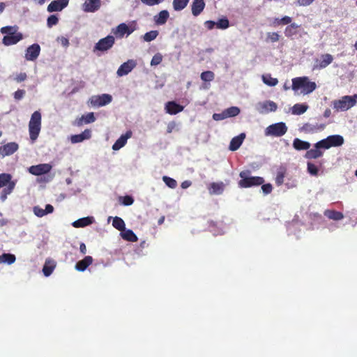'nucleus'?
Instances as JSON below:
<instances>
[{"instance_id": "39", "label": "nucleus", "mask_w": 357, "mask_h": 357, "mask_svg": "<svg viewBox=\"0 0 357 357\" xmlns=\"http://www.w3.org/2000/svg\"><path fill=\"white\" fill-rule=\"evenodd\" d=\"M262 80L264 84L270 86H274L278 83V79L272 77L270 74L264 75L262 76Z\"/></svg>"}, {"instance_id": "20", "label": "nucleus", "mask_w": 357, "mask_h": 357, "mask_svg": "<svg viewBox=\"0 0 357 357\" xmlns=\"http://www.w3.org/2000/svg\"><path fill=\"white\" fill-rule=\"evenodd\" d=\"M19 146L16 142H9L0 146V152L3 156L13 154L18 149Z\"/></svg>"}, {"instance_id": "34", "label": "nucleus", "mask_w": 357, "mask_h": 357, "mask_svg": "<svg viewBox=\"0 0 357 357\" xmlns=\"http://www.w3.org/2000/svg\"><path fill=\"white\" fill-rule=\"evenodd\" d=\"M323 155V152L319 149L315 148L307 150L305 153V157L307 159H317Z\"/></svg>"}, {"instance_id": "23", "label": "nucleus", "mask_w": 357, "mask_h": 357, "mask_svg": "<svg viewBox=\"0 0 357 357\" xmlns=\"http://www.w3.org/2000/svg\"><path fill=\"white\" fill-rule=\"evenodd\" d=\"M245 137L244 133H241L238 136L233 137L229 144V149L232 151H236L243 144V142Z\"/></svg>"}, {"instance_id": "13", "label": "nucleus", "mask_w": 357, "mask_h": 357, "mask_svg": "<svg viewBox=\"0 0 357 357\" xmlns=\"http://www.w3.org/2000/svg\"><path fill=\"white\" fill-rule=\"evenodd\" d=\"M23 38V35L20 32L15 33L11 35H5L2 39V43L6 46H10L17 44Z\"/></svg>"}, {"instance_id": "3", "label": "nucleus", "mask_w": 357, "mask_h": 357, "mask_svg": "<svg viewBox=\"0 0 357 357\" xmlns=\"http://www.w3.org/2000/svg\"><path fill=\"white\" fill-rule=\"evenodd\" d=\"M15 185L16 181L12 180V176L10 174H0V189L3 188L0 195L2 202H4L7 199V196L13 191Z\"/></svg>"}, {"instance_id": "27", "label": "nucleus", "mask_w": 357, "mask_h": 357, "mask_svg": "<svg viewBox=\"0 0 357 357\" xmlns=\"http://www.w3.org/2000/svg\"><path fill=\"white\" fill-rule=\"evenodd\" d=\"M225 185L222 182L211 183L208 187L209 193L211 195H220L224 190Z\"/></svg>"}, {"instance_id": "7", "label": "nucleus", "mask_w": 357, "mask_h": 357, "mask_svg": "<svg viewBox=\"0 0 357 357\" xmlns=\"http://www.w3.org/2000/svg\"><path fill=\"white\" fill-rule=\"evenodd\" d=\"M115 39L112 36H107L100 39L94 46L93 51L105 52L109 50L114 44Z\"/></svg>"}, {"instance_id": "37", "label": "nucleus", "mask_w": 357, "mask_h": 357, "mask_svg": "<svg viewBox=\"0 0 357 357\" xmlns=\"http://www.w3.org/2000/svg\"><path fill=\"white\" fill-rule=\"evenodd\" d=\"M122 237L124 240L132 243L137 242L138 240L137 236L131 229L124 230V232L122 233Z\"/></svg>"}, {"instance_id": "56", "label": "nucleus", "mask_w": 357, "mask_h": 357, "mask_svg": "<svg viewBox=\"0 0 357 357\" xmlns=\"http://www.w3.org/2000/svg\"><path fill=\"white\" fill-rule=\"evenodd\" d=\"M261 190L264 195H268L272 192L273 186L271 183L262 184Z\"/></svg>"}, {"instance_id": "64", "label": "nucleus", "mask_w": 357, "mask_h": 357, "mask_svg": "<svg viewBox=\"0 0 357 357\" xmlns=\"http://www.w3.org/2000/svg\"><path fill=\"white\" fill-rule=\"evenodd\" d=\"M54 211V207L51 204H47L45 206V212L46 215L48 213H52Z\"/></svg>"}, {"instance_id": "10", "label": "nucleus", "mask_w": 357, "mask_h": 357, "mask_svg": "<svg viewBox=\"0 0 357 357\" xmlns=\"http://www.w3.org/2000/svg\"><path fill=\"white\" fill-rule=\"evenodd\" d=\"M112 97L109 94H102L100 96H94L91 99V102L93 106L102 107L110 103Z\"/></svg>"}, {"instance_id": "33", "label": "nucleus", "mask_w": 357, "mask_h": 357, "mask_svg": "<svg viewBox=\"0 0 357 357\" xmlns=\"http://www.w3.org/2000/svg\"><path fill=\"white\" fill-rule=\"evenodd\" d=\"M328 137V141L329 144H331V147L333 146H342L344 143V138L342 136L339 135H330Z\"/></svg>"}, {"instance_id": "15", "label": "nucleus", "mask_w": 357, "mask_h": 357, "mask_svg": "<svg viewBox=\"0 0 357 357\" xmlns=\"http://www.w3.org/2000/svg\"><path fill=\"white\" fill-rule=\"evenodd\" d=\"M324 128L325 124L316 123L314 125L310 123H306L301 128V131L307 134H312L317 132V131L322 130Z\"/></svg>"}, {"instance_id": "47", "label": "nucleus", "mask_w": 357, "mask_h": 357, "mask_svg": "<svg viewBox=\"0 0 357 357\" xmlns=\"http://www.w3.org/2000/svg\"><path fill=\"white\" fill-rule=\"evenodd\" d=\"M165 183L170 188L174 189L177 186V182L175 179L167 176L162 177Z\"/></svg>"}, {"instance_id": "52", "label": "nucleus", "mask_w": 357, "mask_h": 357, "mask_svg": "<svg viewBox=\"0 0 357 357\" xmlns=\"http://www.w3.org/2000/svg\"><path fill=\"white\" fill-rule=\"evenodd\" d=\"M121 203L124 206H130L133 204L134 199L131 196L126 195L120 197Z\"/></svg>"}, {"instance_id": "16", "label": "nucleus", "mask_w": 357, "mask_h": 357, "mask_svg": "<svg viewBox=\"0 0 357 357\" xmlns=\"http://www.w3.org/2000/svg\"><path fill=\"white\" fill-rule=\"evenodd\" d=\"M165 109L167 114L175 115L182 112L184 107L176 103L175 101H169L165 104Z\"/></svg>"}, {"instance_id": "17", "label": "nucleus", "mask_w": 357, "mask_h": 357, "mask_svg": "<svg viewBox=\"0 0 357 357\" xmlns=\"http://www.w3.org/2000/svg\"><path fill=\"white\" fill-rule=\"evenodd\" d=\"M333 61V56L330 54H324L320 56V60L317 61V64L314 66V68L324 69L330 65Z\"/></svg>"}, {"instance_id": "40", "label": "nucleus", "mask_w": 357, "mask_h": 357, "mask_svg": "<svg viewBox=\"0 0 357 357\" xmlns=\"http://www.w3.org/2000/svg\"><path fill=\"white\" fill-rule=\"evenodd\" d=\"M15 259V256L10 253H3L0 256V262L7 263L8 264H13Z\"/></svg>"}, {"instance_id": "38", "label": "nucleus", "mask_w": 357, "mask_h": 357, "mask_svg": "<svg viewBox=\"0 0 357 357\" xmlns=\"http://www.w3.org/2000/svg\"><path fill=\"white\" fill-rule=\"evenodd\" d=\"M112 226L118 229L119 231H124L126 227V225H125V222L123 221V220L119 217H114L113 218V221H112Z\"/></svg>"}, {"instance_id": "60", "label": "nucleus", "mask_w": 357, "mask_h": 357, "mask_svg": "<svg viewBox=\"0 0 357 357\" xmlns=\"http://www.w3.org/2000/svg\"><path fill=\"white\" fill-rule=\"evenodd\" d=\"M226 118H227V116H226V114H225V111H223L222 113H220V114L215 113L213 115V119L215 121H220V120H223Z\"/></svg>"}, {"instance_id": "51", "label": "nucleus", "mask_w": 357, "mask_h": 357, "mask_svg": "<svg viewBox=\"0 0 357 357\" xmlns=\"http://www.w3.org/2000/svg\"><path fill=\"white\" fill-rule=\"evenodd\" d=\"M280 35L277 32H268L267 33L266 41L271 43L278 42L280 40Z\"/></svg>"}, {"instance_id": "30", "label": "nucleus", "mask_w": 357, "mask_h": 357, "mask_svg": "<svg viewBox=\"0 0 357 357\" xmlns=\"http://www.w3.org/2000/svg\"><path fill=\"white\" fill-rule=\"evenodd\" d=\"M56 267V263L51 259H47L43 268V273L45 276H50Z\"/></svg>"}, {"instance_id": "45", "label": "nucleus", "mask_w": 357, "mask_h": 357, "mask_svg": "<svg viewBox=\"0 0 357 357\" xmlns=\"http://www.w3.org/2000/svg\"><path fill=\"white\" fill-rule=\"evenodd\" d=\"M285 169H280L277 172V175L275 177V183L278 186L281 185L284 182V178L285 176Z\"/></svg>"}, {"instance_id": "58", "label": "nucleus", "mask_w": 357, "mask_h": 357, "mask_svg": "<svg viewBox=\"0 0 357 357\" xmlns=\"http://www.w3.org/2000/svg\"><path fill=\"white\" fill-rule=\"evenodd\" d=\"M281 25H289L291 24L292 18L289 16H284L280 20Z\"/></svg>"}, {"instance_id": "46", "label": "nucleus", "mask_w": 357, "mask_h": 357, "mask_svg": "<svg viewBox=\"0 0 357 357\" xmlns=\"http://www.w3.org/2000/svg\"><path fill=\"white\" fill-rule=\"evenodd\" d=\"M158 36V31H149L147 33H146L144 36H143V39L144 40V41L146 42H151L153 40H155L157 36Z\"/></svg>"}, {"instance_id": "4", "label": "nucleus", "mask_w": 357, "mask_h": 357, "mask_svg": "<svg viewBox=\"0 0 357 357\" xmlns=\"http://www.w3.org/2000/svg\"><path fill=\"white\" fill-rule=\"evenodd\" d=\"M41 129V114L39 111L34 112L29 123L30 139L34 142L38 138Z\"/></svg>"}, {"instance_id": "26", "label": "nucleus", "mask_w": 357, "mask_h": 357, "mask_svg": "<svg viewBox=\"0 0 357 357\" xmlns=\"http://www.w3.org/2000/svg\"><path fill=\"white\" fill-rule=\"evenodd\" d=\"M169 17V12L167 10H161L158 15L154 16V22L156 25L165 24Z\"/></svg>"}, {"instance_id": "9", "label": "nucleus", "mask_w": 357, "mask_h": 357, "mask_svg": "<svg viewBox=\"0 0 357 357\" xmlns=\"http://www.w3.org/2000/svg\"><path fill=\"white\" fill-rule=\"evenodd\" d=\"M52 167L47 163L39 164L37 165H32L29 168V172L33 175L40 176L49 173Z\"/></svg>"}, {"instance_id": "49", "label": "nucleus", "mask_w": 357, "mask_h": 357, "mask_svg": "<svg viewBox=\"0 0 357 357\" xmlns=\"http://www.w3.org/2000/svg\"><path fill=\"white\" fill-rule=\"evenodd\" d=\"M314 147L315 148H319V149H330L331 148V144H329V142L328 141V137H326V139H321L319 142H317L314 144Z\"/></svg>"}, {"instance_id": "32", "label": "nucleus", "mask_w": 357, "mask_h": 357, "mask_svg": "<svg viewBox=\"0 0 357 357\" xmlns=\"http://www.w3.org/2000/svg\"><path fill=\"white\" fill-rule=\"evenodd\" d=\"M293 147L298 151L308 150L310 147V144L308 142L295 138L293 141Z\"/></svg>"}, {"instance_id": "6", "label": "nucleus", "mask_w": 357, "mask_h": 357, "mask_svg": "<svg viewBox=\"0 0 357 357\" xmlns=\"http://www.w3.org/2000/svg\"><path fill=\"white\" fill-rule=\"evenodd\" d=\"M357 102V94L344 96L341 99L334 101V108L337 110L347 111L354 107Z\"/></svg>"}, {"instance_id": "63", "label": "nucleus", "mask_w": 357, "mask_h": 357, "mask_svg": "<svg viewBox=\"0 0 357 357\" xmlns=\"http://www.w3.org/2000/svg\"><path fill=\"white\" fill-rule=\"evenodd\" d=\"M143 3L149 6H154L160 3V0H141Z\"/></svg>"}, {"instance_id": "57", "label": "nucleus", "mask_w": 357, "mask_h": 357, "mask_svg": "<svg viewBox=\"0 0 357 357\" xmlns=\"http://www.w3.org/2000/svg\"><path fill=\"white\" fill-rule=\"evenodd\" d=\"M26 91L23 89H18L14 93V98L17 100H21L25 95Z\"/></svg>"}, {"instance_id": "36", "label": "nucleus", "mask_w": 357, "mask_h": 357, "mask_svg": "<svg viewBox=\"0 0 357 357\" xmlns=\"http://www.w3.org/2000/svg\"><path fill=\"white\" fill-rule=\"evenodd\" d=\"M308 108V106L304 104H295L292 109L291 112L293 114L301 115L305 113Z\"/></svg>"}, {"instance_id": "14", "label": "nucleus", "mask_w": 357, "mask_h": 357, "mask_svg": "<svg viewBox=\"0 0 357 357\" xmlns=\"http://www.w3.org/2000/svg\"><path fill=\"white\" fill-rule=\"evenodd\" d=\"M132 135V132L131 130H128L125 134L122 135L112 145V149L114 151H118L122 147H123L126 143L127 140L130 138Z\"/></svg>"}, {"instance_id": "19", "label": "nucleus", "mask_w": 357, "mask_h": 357, "mask_svg": "<svg viewBox=\"0 0 357 357\" xmlns=\"http://www.w3.org/2000/svg\"><path fill=\"white\" fill-rule=\"evenodd\" d=\"M100 6V0H86L83 5L84 10L88 13H94L99 10Z\"/></svg>"}, {"instance_id": "42", "label": "nucleus", "mask_w": 357, "mask_h": 357, "mask_svg": "<svg viewBox=\"0 0 357 357\" xmlns=\"http://www.w3.org/2000/svg\"><path fill=\"white\" fill-rule=\"evenodd\" d=\"M17 26H6L1 28V33L6 35H11L17 33Z\"/></svg>"}, {"instance_id": "54", "label": "nucleus", "mask_w": 357, "mask_h": 357, "mask_svg": "<svg viewBox=\"0 0 357 357\" xmlns=\"http://www.w3.org/2000/svg\"><path fill=\"white\" fill-rule=\"evenodd\" d=\"M59 22V18L55 15H52L50 17H48L47 20V24L48 27H52L54 25L57 24Z\"/></svg>"}, {"instance_id": "43", "label": "nucleus", "mask_w": 357, "mask_h": 357, "mask_svg": "<svg viewBox=\"0 0 357 357\" xmlns=\"http://www.w3.org/2000/svg\"><path fill=\"white\" fill-rule=\"evenodd\" d=\"M229 26V20L226 17H223L216 22V28L220 29H226Z\"/></svg>"}, {"instance_id": "48", "label": "nucleus", "mask_w": 357, "mask_h": 357, "mask_svg": "<svg viewBox=\"0 0 357 357\" xmlns=\"http://www.w3.org/2000/svg\"><path fill=\"white\" fill-rule=\"evenodd\" d=\"M214 77V73L210 70L204 71L201 74V79L204 82H211L213 80Z\"/></svg>"}, {"instance_id": "24", "label": "nucleus", "mask_w": 357, "mask_h": 357, "mask_svg": "<svg viewBox=\"0 0 357 357\" xmlns=\"http://www.w3.org/2000/svg\"><path fill=\"white\" fill-rule=\"evenodd\" d=\"M191 6L192 15L194 16H198L205 7L204 0H193Z\"/></svg>"}, {"instance_id": "55", "label": "nucleus", "mask_w": 357, "mask_h": 357, "mask_svg": "<svg viewBox=\"0 0 357 357\" xmlns=\"http://www.w3.org/2000/svg\"><path fill=\"white\" fill-rule=\"evenodd\" d=\"M34 214L39 218L43 217L46 215L45 209L41 208L38 206H34L33 208Z\"/></svg>"}, {"instance_id": "2", "label": "nucleus", "mask_w": 357, "mask_h": 357, "mask_svg": "<svg viewBox=\"0 0 357 357\" xmlns=\"http://www.w3.org/2000/svg\"><path fill=\"white\" fill-rule=\"evenodd\" d=\"M249 170L242 171L239 176L241 180L238 181V186L242 188H248L253 186H259L264 183V179L261 176H250Z\"/></svg>"}, {"instance_id": "5", "label": "nucleus", "mask_w": 357, "mask_h": 357, "mask_svg": "<svg viewBox=\"0 0 357 357\" xmlns=\"http://www.w3.org/2000/svg\"><path fill=\"white\" fill-rule=\"evenodd\" d=\"M288 130L285 123L278 122L268 126L264 130L266 136L280 137L284 135Z\"/></svg>"}, {"instance_id": "11", "label": "nucleus", "mask_w": 357, "mask_h": 357, "mask_svg": "<svg viewBox=\"0 0 357 357\" xmlns=\"http://www.w3.org/2000/svg\"><path fill=\"white\" fill-rule=\"evenodd\" d=\"M40 52V45L37 43H34L27 47L25 54V59L27 61H35L38 57Z\"/></svg>"}, {"instance_id": "35", "label": "nucleus", "mask_w": 357, "mask_h": 357, "mask_svg": "<svg viewBox=\"0 0 357 357\" xmlns=\"http://www.w3.org/2000/svg\"><path fill=\"white\" fill-rule=\"evenodd\" d=\"M324 215L328 218L333 220H340L344 218V215L342 212L334 210H326L324 212Z\"/></svg>"}, {"instance_id": "59", "label": "nucleus", "mask_w": 357, "mask_h": 357, "mask_svg": "<svg viewBox=\"0 0 357 357\" xmlns=\"http://www.w3.org/2000/svg\"><path fill=\"white\" fill-rule=\"evenodd\" d=\"M27 77V75L25 73H20V74L17 75L15 77V80L17 82H22L24 81Z\"/></svg>"}, {"instance_id": "61", "label": "nucleus", "mask_w": 357, "mask_h": 357, "mask_svg": "<svg viewBox=\"0 0 357 357\" xmlns=\"http://www.w3.org/2000/svg\"><path fill=\"white\" fill-rule=\"evenodd\" d=\"M204 25L208 29L211 30L216 26V22L212 20H207L204 22Z\"/></svg>"}, {"instance_id": "1", "label": "nucleus", "mask_w": 357, "mask_h": 357, "mask_svg": "<svg viewBox=\"0 0 357 357\" xmlns=\"http://www.w3.org/2000/svg\"><path fill=\"white\" fill-rule=\"evenodd\" d=\"M316 87V83L310 81L307 77H300L292 79L291 88L295 91L301 89V92L303 94H308L314 91Z\"/></svg>"}, {"instance_id": "25", "label": "nucleus", "mask_w": 357, "mask_h": 357, "mask_svg": "<svg viewBox=\"0 0 357 357\" xmlns=\"http://www.w3.org/2000/svg\"><path fill=\"white\" fill-rule=\"evenodd\" d=\"M96 121L93 112H89L86 115H82L80 118L76 120V125L82 126L83 124H88L93 123Z\"/></svg>"}, {"instance_id": "31", "label": "nucleus", "mask_w": 357, "mask_h": 357, "mask_svg": "<svg viewBox=\"0 0 357 357\" xmlns=\"http://www.w3.org/2000/svg\"><path fill=\"white\" fill-rule=\"evenodd\" d=\"M133 31V29H130L128 25L125 23H121L117 26L116 30L114 33L119 37H123L125 34L128 36L131 34Z\"/></svg>"}, {"instance_id": "62", "label": "nucleus", "mask_w": 357, "mask_h": 357, "mask_svg": "<svg viewBox=\"0 0 357 357\" xmlns=\"http://www.w3.org/2000/svg\"><path fill=\"white\" fill-rule=\"evenodd\" d=\"M314 0H298L297 3L301 6H307L312 3Z\"/></svg>"}, {"instance_id": "21", "label": "nucleus", "mask_w": 357, "mask_h": 357, "mask_svg": "<svg viewBox=\"0 0 357 357\" xmlns=\"http://www.w3.org/2000/svg\"><path fill=\"white\" fill-rule=\"evenodd\" d=\"M91 137V130L89 129L84 130L82 133L74 135L70 137V141L73 144L79 143Z\"/></svg>"}, {"instance_id": "50", "label": "nucleus", "mask_w": 357, "mask_h": 357, "mask_svg": "<svg viewBox=\"0 0 357 357\" xmlns=\"http://www.w3.org/2000/svg\"><path fill=\"white\" fill-rule=\"evenodd\" d=\"M307 172L312 176H317L319 172L318 167L313 163L308 162L307 164Z\"/></svg>"}, {"instance_id": "28", "label": "nucleus", "mask_w": 357, "mask_h": 357, "mask_svg": "<svg viewBox=\"0 0 357 357\" xmlns=\"http://www.w3.org/2000/svg\"><path fill=\"white\" fill-rule=\"evenodd\" d=\"M93 222V217H85L82 218H79L72 223V225L75 228L84 227L86 226L90 225Z\"/></svg>"}, {"instance_id": "8", "label": "nucleus", "mask_w": 357, "mask_h": 357, "mask_svg": "<svg viewBox=\"0 0 357 357\" xmlns=\"http://www.w3.org/2000/svg\"><path fill=\"white\" fill-rule=\"evenodd\" d=\"M277 108V104L271 100L259 102L256 105V109L260 114H267L271 112H275L276 111Z\"/></svg>"}, {"instance_id": "18", "label": "nucleus", "mask_w": 357, "mask_h": 357, "mask_svg": "<svg viewBox=\"0 0 357 357\" xmlns=\"http://www.w3.org/2000/svg\"><path fill=\"white\" fill-rule=\"evenodd\" d=\"M68 4V0H54L47 6V10L50 13L54 11H61Z\"/></svg>"}, {"instance_id": "29", "label": "nucleus", "mask_w": 357, "mask_h": 357, "mask_svg": "<svg viewBox=\"0 0 357 357\" xmlns=\"http://www.w3.org/2000/svg\"><path fill=\"white\" fill-rule=\"evenodd\" d=\"M300 25H298L294 22L287 26L284 31L285 36L287 37L288 38H292L294 36L298 34V29Z\"/></svg>"}, {"instance_id": "53", "label": "nucleus", "mask_w": 357, "mask_h": 357, "mask_svg": "<svg viewBox=\"0 0 357 357\" xmlns=\"http://www.w3.org/2000/svg\"><path fill=\"white\" fill-rule=\"evenodd\" d=\"M162 61V55L160 53H156L151 61V66L159 65Z\"/></svg>"}, {"instance_id": "22", "label": "nucleus", "mask_w": 357, "mask_h": 357, "mask_svg": "<svg viewBox=\"0 0 357 357\" xmlns=\"http://www.w3.org/2000/svg\"><path fill=\"white\" fill-rule=\"evenodd\" d=\"M93 258L91 256H86L83 259L79 261L75 264V269L78 271H84L92 263Z\"/></svg>"}, {"instance_id": "44", "label": "nucleus", "mask_w": 357, "mask_h": 357, "mask_svg": "<svg viewBox=\"0 0 357 357\" xmlns=\"http://www.w3.org/2000/svg\"><path fill=\"white\" fill-rule=\"evenodd\" d=\"M240 113V109L238 107H230L225 110V114L227 118L234 117L238 115Z\"/></svg>"}, {"instance_id": "12", "label": "nucleus", "mask_w": 357, "mask_h": 357, "mask_svg": "<svg viewBox=\"0 0 357 357\" xmlns=\"http://www.w3.org/2000/svg\"><path fill=\"white\" fill-rule=\"evenodd\" d=\"M136 66V61L132 59L127 61L120 66L117 70V75L122 77L128 75Z\"/></svg>"}, {"instance_id": "41", "label": "nucleus", "mask_w": 357, "mask_h": 357, "mask_svg": "<svg viewBox=\"0 0 357 357\" xmlns=\"http://www.w3.org/2000/svg\"><path fill=\"white\" fill-rule=\"evenodd\" d=\"M190 0H173V8L175 10L179 11L184 9Z\"/></svg>"}]
</instances>
